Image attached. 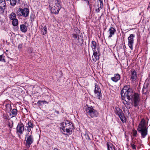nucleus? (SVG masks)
<instances>
[{
	"label": "nucleus",
	"instance_id": "9b49d317",
	"mask_svg": "<svg viewBox=\"0 0 150 150\" xmlns=\"http://www.w3.org/2000/svg\"><path fill=\"white\" fill-rule=\"evenodd\" d=\"M97 51H93V54L92 56V59L93 61L96 62L97 59H99V51L98 49Z\"/></svg>",
	"mask_w": 150,
	"mask_h": 150
},
{
	"label": "nucleus",
	"instance_id": "c03bdc74",
	"mask_svg": "<svg viewBox=\"0 0 150 150\" xmlns=\"http://www.w3.org/2000/svg\"><path fill=\"white\" fill-rule=\"evenodd\" d=\"M21 15H22V16H23V9L22 8V10H21Z\"/></svg>",
	"mask_w": 150,
	"mask_h": 150
},
{
	"label": "nucleus",
	"instance_id": "5701e85b",
	"mask_svg": "<svg viewBox=\"0 0 150 150\" xmlns=\"http://www.w3.org/2000/svg\"><path fill=\"white\" fill-rule=\"evenodd\" d=\"M115 114L118 115L123 112L122 110L118 107L115 108Z\"/></svg>",
	"mask_w": 150,
	"mask_h": 150
},
{
	"label": "nucleus",
	"instance_id": "f03ea898",
	"mask_svg": "<svg viewBox=\"0 0 150 150\" xmlns=\"http://www.w3.org/2000/svg\"><path fill=\"white\" fill-rule=\"evenodd\" d=\"M84 110L87 115L90 116L92 118L97 117L99 115V112L91 105H88L86 104Z\"/></svg>",
	"mask_w": 150,
	"mask_h": 150
},
{
	"label": "nucleus",
	"instance_id": "8fccbe9b",
	"mask_svg": "<svg viewBox=\"0 0 150 150\" xmlns=\"http://www.w3.org/2000/svg\"><path fill=\"white\" fill-rule=\"evenodd\" d=\"M13 125H12L11 127V128L12 127H13Z\"/></svg>",
	"mask_w": 150,
	"mask_h": 150
},
{
	"label": "nucleus",
	"instance_id": "f3484780",
	"mask_svg": "<svg viewBox=\"0 0 150 150\" xmlns=\"http://www.w3.org/2000/svg\"><path fill=\"white\" fill-rule=\"evenodd\" d=\"M21 30L23 33H25L27 30V27L24 24H22L20 25Z\"/></svg>",
	"mask_w": 150,
	"mask_h": 150
},
{
	"label": "nucleus",
	"instance_id": "f257e3e1",
	"mask_svg": "<svg viewBox=\"0 0 150 150\" xmlns=\"http://www.w3.org/2000/svg\"><path fill=\"white\" fill-rule=\"evenodd\" d=\"M123 103L128 109L130 108V103L127 102L126 99L131 100V104L135 107L138 106L140 100L139 96L137 93H134L133 90L129 86H125L121 93Z\"/></svg>",
	"mask_w": 150,
	"mask_h": 150
},
{
	"label": "nucleus",
	"instance_id": "e433bc0d",
	"mask_svg": "<svg viewBox=\"0 0 150 150\" xmlns=\"http://www.w3.org/2000/svg\"><path fill=\"white\" fill-rule=\"evenodd\" d=\"M98 8L96 10V11L97 13L99 12L100 11V7L99 5H98Z\"/></svg>",
	"mask_w": 150,
	"mask_h": 150
},
{
	"label": "nucleus",
	"instance_id": "412c9836",
	"mask_svg": "<svg viewBox=\"0 0 150 150\" xmlns=\"http://www.w3.org/2000/svg\"><path fill=\"white\" fill-rule=\"evenodd\" d=\"M6 4H2V5L0 6V14L4 13V10L6 8Z\"/></svg>",
	"mask_w": 150,
	"mask_h": 150
},
{
	"label": "nucleus",
	"instance_id": "58836bf2",
	"mask_svg": "<svg viewBox=\"0 0 150 150\" xmlns=\"http://www.w3.org/2000/svg\"><path fill=\"white\" fill-rule=\"evenodd\" d=\"M100 2V7L102 8V7L103 6V1H99Z\"/></svg>",
	"mask_w": 150,
	"mask_h": 150
},
{
	"label": "nucleus",
	"instance_id": "1a4fd4ad",
	"mask_svg": "<svg viewBox=\"0 0 150 150\" xmlns=\"http://www.w3.org/2000/svg\"><path fill=\"white\" fill-rule=\"evenodd\" d=\"M17 133L22 134L24 130V125L21 122L18 123L16 127Z\"/></svg>",
	"mask_w": 150,
	"mask_h": 150
},
{
	"label": "nucleus",
	"instance_id": "7ed1b4c3",
	"mask_svg": "<svg viewBox=\"0 0 150 150\" xmlns=\"http://www.w3.org/2000/svg\"><path fill=\"white\" fill-rule=\"evenodd\" d=\"M62 129L64 132L71 134L73 130V127L72 123L67 120H64L61 124Z\"/></svg>",
	"mask_w": 150,
	"mask_h": 150
},
{
	"label": "nucleus",
	"instance_id": "c85d7f7f",
	"mask_svg": "<svg viewBox=\"0 0 150 150\" xmlns=\"http://www.w3.org/2000/svg\"><path fill=\"white\" fill-rule=\"evenodd\" d=\"M21 10H22V8H18L17 11L16 12V14H17V15L18 16H22V15H21Z\"/></svg>",
	"mask_w": 150,
	"mask_h": 150
},
{
	"label": "nucleus",
	"instance_id": "7c9ffc66",
	"mask_svg": "<svg viewBox=\"0 0 150 150\" xmlns=\"http://www.w3.org/2000/svg\"><path fill=\"white\" fill-rule=\"evenodd\" d=\"M42 32L43 35H45L46 34L47 32V28L46 26H45L42 30Z\"/></svg>",
	"mask_w": 150,
	"mask_h": 150
},
{
	"label": "nucleus",
	"instance_id": "de8ad7c7",
	"mask_svg": "<svg viewBox=\"0 0 150 150\" xmlns=\"http://www.w3.org/2000/svg\"><path fill=\"white\" fill-rule=\"evenodd\" d=\"M86 136L88 137V139H90V138H89V137L88 135H87Z\"/></svg>",
	"mask_w": 150,
	"mask_h": 150
},
{
	"label": "nucleus",
	"instance_id": "c756f323",
	"mask_svg": "<svg viewBox=\"0 0 150 150\" xmlns=\"http://www.w3.org/2000/svg\"><path fill=\"white\" fill-rule=\"evenodd\" d=\"M28 126L29 127H30L31 129H33L34 127V125L33 123L31 121H29L27 124Z\"/></svg>",
	"mask_w": 150,
	"mask_h": 150
},
{
	"label": "nucleus",
	"instance_id": "20e7f679",
	"mask_svg": "<svg viewBox=\"0 0 150 150\" xmlns=\"http://www.w3.org/2000/svg\"><path fill=\"white\" fill-rule=\"evenodd\" d=\"M79 30L77 28H76L74 29V33L72 34L73 37L74 39V42L78 46H81L83 41V37L78 35L79 33Z\"/></svg>",
	"mask_w": 150,
	"mask_h": 150
},
{
	"label": "nucleus",
	"instance_id": "a878e982",
	"mask_svg": "<svg viewBox=\"0 0 150 150\" xmlns=\"http://www.w3.org/2000/svg\"><path fill=\"white\" fill-rule=\"evenodd\" d=\"M17 110L16 109H13L12 110L11 112V113L12 115V117L16 115L17 114Z\"/></svg>",
	"mask_w": 150,
	"mask_h": 150
},
{
	"label": "nucleus",
	"instance_id": "864d4df0",
	"mask_svg": "<svg viewBox=\"0 0 150 150\" xmlns=\"http://www.w3.org/2000/svg\"><path fill=\"white\" fill-rule=\"evenodd\" d=\"M62 128L61 127V129H62Z\"/></svg>",
	"mask_w": 150,
	"mask_h": 150
},
{
	"label": "nucleus",
	"instance_id": "c9c22d12",
	"mask_svg": "<svg viewBox=\"0 0 150 150\" xmlns=\"http://www.w3.org/2000/svg\"><path fill=\"white\" fill-rule=\"evenodd\" d=\"M3 117L4 119H7L8 116L6 114H4L3 115Z\"/></svg>",
	"mask_w": 150,
	"mask_h": 150
},
{
	"label": "nucleus",
	"instance_id": "b1692460",
	"mask_svg": "<svg viewBox=\"0 0 150 150\" xmlns=\"http://www.w3.org/2000/svg\"><path fill=\"white\" fill-rule=\"evenodd\" d=\"M16 15L14 12L11 13L9 15V18L11 20H13L16 19Z\"/></svg>",
	"mask_w": 150,
	"mask_h": 150
},
{
	"label": "nucleus",
	"instance_id": "a18cd8bd",
	"mask_svg": "<svg viewBox=\"0 0 150 150\" xmlns=\"http://www.w3.org/2000/svg\"><path fill=\"white\" fill-rule=\"evenodd\" d=\"M136 142H134L133 141H132V142L131 143H134V144L135 145L136 144Z\"/></svg>",
	"mask_w": 150,
	"mask_h": 150
},
{
	"label": "nucleus",
	"instance_id": "ea45409f",
	"mask_svg": "<svg viewBox=\"0 0 150 150\" xmlns=\"http://www.w3.org/2000/svg\"><path fill=\"white\" fill-rule=\"evenodd\" d=\"M6 4L5 0H0V4Z\"/></svg>",
	"mask_w": 150,
	"mask_h": 150
},
{
	"label": "nucleus",
	"instance_id": "dca6fc26",
	"mask_svg": "<svg viewBox=\"0 0 150 150\" xmlns=\"http://www.w3.org/2000/svg\"><path fill=\"white\" fill-rule=\"evenodd\" d=\"M108 150H115V146L110 143H107Z\"/></svg>",
	"mask_w": 150,
	"mask_h": 150
},
{
	"label": "nucleus",
	"instance_id": "603ef678",
	"mask_svg": "<svg viewBox=\"0 0 150 150\" xmlns=\"http://www.w3.org/2000/svg\"><path fill=\"white\" fill-rule=\"evenodd\" d=\"M62 128L61 127V129H62Z\"/></svg>",
	"mask_w": 150,
	"mask_h": 150
},
{
	"label": "nucleus",
	"instance_id": "4c0bfd02",
	"mask_svg": "<svg viewBox=\"0 0 150 150\" xmlns=\"http://www.w3.org/2000/svg\"><path fill=\"white\" fill-rule=\"evenodd\" d=\"M28 52L29 53H31L32 52V48H29L28 49Z\"/></svg>",
	"mask_w": 150,
	"mask_h": 150
},
{
	"label": "nucleus",
	"instance_id": "f704fd0d",
	"mask_svg": "<svg viewBox=\"0 0 150 150\" xmlns=\"http://www.w3.org/2000/svg\"><path fill=\"white\" fill-rule=\"evenodd\" d=\"M133 136L136 137L137 134V131L136 130H134L133 132Z\"/></svg>",
	"mask_w": 150,
	"mask_h": 150
},
{
	"label": "nucleus",
	"instance_id": "aec40b11",
	"mask_svg": "<svg viewBox=\"0 0 150 150\" xmlns=\"http://www.w3.org/2000/svg\"><path fill=\"white\" fill-rule=\"evenodd\" d=\"M137 77V75L135 71H134L131 73V78L133 81H134L136 79Z\"/></svg>",
	"mask_w": 150,
	"mask_h": 150
},
{
	"label": "nucleus",
	"instance_id": "09e8293b",
	"mask_svg": "<svg viewBox=\"0 0 150 150\" xmlns=\"http://www.w3.org/2000/svg\"><path fill=\"white\" fill-rule=\"evenodd\" d=\"M6 0L7 1H10V2L11 0Z\"/></svg>",
	"mask_w": 150,
	"mask_h": 150
},
{
	"label": "nucleus",
	"instance_id": "37998d69",
	"mask_svg": "<svg viewBox=\"0 0 150 150\" xmlns=\"http://www.w3.org/2000/svg\"><path fill=\"white\" fill-rule=\"evenodd\" d=\"M17 4H19L21 0H15Z\"/></svg>",
	"mask_w": 150,
	"mask_h": 150
},
{
	"label": "nucleus",
	"instance_id": "6e6552de",
	"mask_svg": "<svg viewBox=\"0 0 150 150\" xmlns=\"http://www.w3.org/2000/svg\"><path fill=\"white\" fill-rule=\"evenodd\" d=\"M95 87L94 90L95 95L97 96L99 99L101 98L102 94L101 90L100 87L97 85V83L95 84Z\"/></svg>",
	"mask_w": 150,
	"mask_h": 150
},
{
	"label": "nucleus",
	"instance_id": "5fc2aeb1",
	"mask_svg": "<svg viewBox=\"0 0 150 150\" xmlns=\"http://www.w3.org/2000/svg\"><path fill=\"white\" fill-rule=\"evenodd\" d=\"M142 120L141 121V122H142Z\"/></svg>",
	"mask_w": 150,
	"mask_h": 150
},
{
	"label": "nucleus",
	"instance_id": "a211bd4d",
	"mask_svg": "<svg viewBox=\"0 0 150 150\" xmlns=\"http://www.w3.org/2000/svg\"><path fill=\"white\" fill-rule=\"evenodd\" d=\"M97 45L96 42L94 41H91V46L93 51H96V47Z\"/></svg>",
	"mask_w": 150,
	"mask_h": 150
},
{
	"label": "nucleus",
	"instance_id": "2f4dec72",
	"mask_svg": "<svg viewBox=\"0 0 150 150\" xmlns=\"http://www.w3.org/2000/svg\"><path fill=\"white\" fill-rule=\"evenodd\" d=\"M16 2V1L15 0H11L10 2V4L11 6H14L17 4V3Z\"/></svg>",
	"mask_w": 150,
	"mask_h": 150
},
{
	"label": "nucleus",
	"instance_id": "f8f14e48",
	"mask_svg": "<svg viewBox=\"0 0 150 150\" xmlns=\"http://www.w3.org/2000/svg\"><path fill=\"white\" fill-rule=\"evenodd\" d=\"M149 91L148 85L147 83L144 84L142 91L143 93L146 95L149 93Z\"/></svg>",
	"mask_w": 150,
	"mask_h": 150
},
{
	"label": "nucleus",
	"instance_id": "79ce46f5",
	"mask_svg": "<svg viewBox=\"0 0 150 150\" xmlns=\"http://www.w3.org/2000/svg\"><path fill=\"white\" fill-rule=\"evenodd\" d=\"M2 60H4V59H3V55H0V61H1Z\"/></svg>",
	"mask_w": 150,
	"mask_h": 150
},
{
	"label": "nucleus",
	"instance_id": "cd10ccee",
	"mask_svg": "<svg viewBox=\"0 0 150 150\" xmlns=\"http://www.w3.org/2000/svg\"><path fill=\"white\" fill-rule=\"evenodd\" d=\"M12 23L14 26H16L18 24V21L17 19H15L14 20H12Z\"/></svg>",
	"mask_w": 150,
	"mask_h": 150
},
{
	"label": "nucleus",
	"instance_id": "a19ab883",
	"mask_svg": "<svg viewBox=\"0 0 150 150\" xmlns=\"http://www.w3.org/2000/svg\"><path fill=\"white\" fill-rule=\"evenodd\" d=\"M22 47V44H19L18 46V48L19 49H21Z\"/></svg>",
	"mask_w": 150,
	"mask_h": 150
},
{
	"label": "nucleus",
	"instance_id": "0eeeda50",
	"mask_svg": "<svg viewBox=\"0 0 150 150\" xmlns=\"http://www.w3.org/2000/svg\"><path fill=\"white\" fill-rule=\"evenodd\" d=\"M135 37L134 34H131L128 38V45L131 50L133 49V46L134 43V38Z\"/></svg>",
	"mask_w": 150,
	"mask_h": 150
},
{
	"label": "nucleus",
	"instance_id": "6ab92c4d",
	"mask_svg": "<svg viewBox=\"0 0 150 150\" xmlns=\"http://www.w3.org/2000/svg\"><path fill=\"white\" fill-rule=\"evenodd\" d=\"M23 16L25 17H26L28 15L29 13V10L27 8H25L23 9Z\"/></svg>",
	"mask_w": 150,
	"mask_h": 150
},
{
	"label": "nucleus",
	"instance_id": "39448f33",
	"mask_svg": "<svg viewBox=\"0 0 150 150\" xmlns=\"http://www.w3.org/2000/svg\"><path fill=\"white\" fill-rule=\"evenodd\" d=\"M138 131L141 134L142 137H145L147 134V129L145 126V123L144 121L140 123L138 126L137 128Z\"/></svg>",
	"mask_w": 150,
	"mask_h": 150
},
{
	"label": "nucleus",
	"instance_id": "2eb2a0df",
	"mask_svg": "<svg viewBox=\"0 0 150 150\" xmlns=\"http://www.w3.org/2000/svg\"><path fill=\"white\" fill-rule=\"evenodd\" d=\"M54 4L56 7L61 8L62 6L61 4V1L59 0H52Z\"/></svg>",
	"mask_w": 150,
	"mask_h": 150
},
{
	"label": "nucleus",
	"instance_id": "4468645a",
	"mask_svg": "<svg viewBox=\"0 0 150 150\" xmlns=\"http://www.w3.org/2000/svg\"><path fill=\"white\" fill-rule=\"evenodd\" d=\"M110 35L108 36L109 38H110L112 37V35H113L116 32L115 29L113 27H111L109 30Z\"/></svg>",
	"mask_w": 150,
	"mask_h": 150
},
{
	"label": "nucleus",
	"instance_id": "ddd939ff",
	"mask_svg": "<svg viewBox=\"0 0 150 150\" xmlns=\"http://www.w3.org/2000/svg\"><path fill=\"white\" fill-rule=\"evenodd\" d=\"M120 75L118 74H114V76L111 77V79L113 81L116 82L120 80Z\"/></svg>",
	"mask_w": 150,
	"mask_h": 150
},
{
	"label": "nucleus",
	"instance_id": "49530a36",
	"mask_svg": "<svg viewBox=\"0 0 150 150\" xmlns=\"http://www.w3.org/2000/svg\"><path fill=\"white\" fill-rule=\"evenodd\" d=\"M54 150H58V149H57V148H54Z\"/></svg>",
	"mask_w": 150,
	"mask_h": 150
},
{
	"label": "nucleus",
	"instance_id": "72a5a7b5",
	"mask_svg": "<svg viewBox=\"0 0 150 150\" xmlns=\"http://www.w3.org/2000/svg\"><path fill=\"white\" fill-rule=\"evenodd\" d=\"M26 127L27 128L26 130L28 132H30L31 130V129L27 126H26Z\"/></svg>",
	"mask_w": 150,
	"mask_h": 150
},
{
	"label": "nucleus",
	"instance_id": "393cba45",
	"mask_svg": "<svg viewBox=\"0 0 150 150\" xmlns=\"http://www.w3.org/2000/svg\"><path fill=\"white\" fill-rule=\"evenodd\" d=\"M48 102L45 100H39L37 103V104L39 106H40L43 104L48 103Z\"/></svg>",
	"mask_w": 150,
	"mask_h": 150
},
{
	"label": "nucleus",
	"instance_id": "3c124183",
	"mask_svg": "<svg viewBox=\"0 0 150 150\" xmlns=\"http://www.w3.org/2000/svg\"><path fill=\"white\" fill-rule=\"evenodd\" d=\"M99 1H102V0H99Z\"/></svg>",
	"mask_w": 150,
	"mask_h": 150
},
{
	"label": "nucleus",
	"instance_id": "bb28decb",
	"mask_svg": "<svg viewBox=\"0 0 150 150\" xmlns=\"http://www.w3.org/2000/svg\"><path fill=\"white\" fill-rule=\"evenodd\" d=\"M120 119L123 122L125 120V117L123 113L122 112L119 115H118Z\"/></svg>",
	"mask_w": 150,
	"mask_h": 150
},
{
	"label": "nucleus",
	"instance_id": "9d476101",
	"mask_svg": "<svg viewBox=\"0 0 150 150\" xmlns=\"http://www.w3.org/2000/svg\"><path fill=\"white\" fill-rule=\"evenodd\" d=\"M49 6L51 7L50 11L51 13L55 14H58L59 10L61 9V8H59L56 6H53L51 3H50Z\"/></svg>",
	"mask_w": 150,
	"mask_h": 150
},
{
	"label": "nucleus",
	"instance_id": "4be33fe9",
	"mask_svg": "<svg viewBox=\"0 0 150 150\" xmlns=\"http://www.w3.org/2000/svg\"><path fill=\"white\" fill-rule=\"evenodd\" d=\"M5 107H6L5 110L6 112L8 113L10 111L11 109V105L10 104H7L5 105Z\"/></svg>",
	"mask_w": 150,
	"mask_h": 150
},
{
	"label": "nucleus",
	"instance_id": "473e14b6",
	"mask_svg": "<svg viewBox=\"0 0 150 150\" xmlns=\"http://www.w3.org/2000/svg\"><path fill=\"white\" fill-rule=\"evenodd\" d=\"M130 145L131 146V147L132 148L136 150V146L134 144V143H131Z\"/></svg>",
	"mask_w": 150,
	"mask_h": 150
},
{
	"label": "nucleus",
	"instance_id": "423d86ee",
	"mask_svg": "<svg viewBox=\"0 0 150 150\" xmlns=\"http://www.w3.org/2000/svg\"><path fill=\"white\" fill-rule=\"evenodd\" d=\"M29 133L25 135L26 143L25 145L26 146L29 148L30 145L33 143L34 141V139L33 135L31 134L28 136V134Z\"/></svg>",
	"mask_w": 150,
	"mask_h": 150
}]
</instances>
